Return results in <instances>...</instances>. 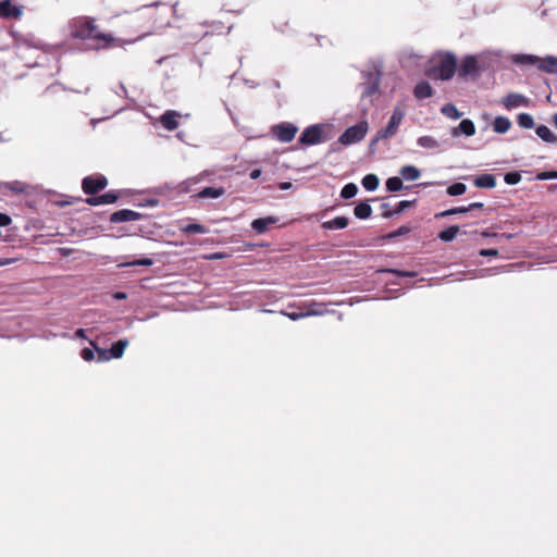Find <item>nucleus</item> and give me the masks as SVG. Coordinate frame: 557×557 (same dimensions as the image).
<instances>
[{"instance_id":"obj_13","label":"nucleus","mask_w":557,"mask_h":557,"mask_svg":"<svg viewBox=\"0 0 557 557\" xmlns=\"http://www.w3.org/2000/svg\"><path fill=\"white\" fill-rule=\"evenodd\" d=\"M22 15V9L12 3L11 0L0 2V16L5 18L18 17Z\"/></svg>"},{"instance_id":"obj_23","label":"nucleus","mask_w":557,"mask_h":557,"mask_svg":"<svg viewBox=\"0 0 557 557\" xmlns=\"http://www.w3.org/2000/svg\"><path fill=\"white\" fill-rule=\"evenodd\" d=\"M399 175L404 181H417L421 176V171L416 165H404L399 170Z\"/></svg>"},{"instance_id":"obj_52","label":"nucleus","mask_w":557,"mask_h":557,"mask_svg":"<svg viewBox=\"0 0 557 557\" xmlns=\"http://www.w3.org/2000/svg\"><path fill=\"white\" fill-rule=\"evenodd\" d=\"M89 197L86 198V203H88L89 206H102V202H101V196L100 195H88Z\"/></svg>"},{"instance_id":"obj_55","label":"nucleus","mask_w":557,"mask_h":557,"mask_svg":"<svg viewBox=\"0 0 557 557\" xmlns=\"http://www.w3.org/2000/svg\"><path fill=\"white\" fill-rule=\"evenodd\" d=\"M12 223V219L9 214L0 212V226L5 227Z\"/></svg>"},{"instance_id":"obj_27","label":"nucleus","mask_w":557,"mask_h":557,"mask_svg":"<svg viewBox=\"0 0 557 557\" xmlns=\"http://www.w3.org/2000/svg\"><path fill=\"white\" fill-rule=\"evenodd\" d=\"M281 313L283 315L287 317L292 321H298V320L307 318V317L321 315V314H323V311H321V310H308V311L287 312V311L283 310V311H281Z\"/></svg>"},{"instance_id":"obj_8","label":"nucleus","mask_w":557,"mask_h":557,"mask_svg":"<svg viewBox=\"0 0 557 557\" xmlns=\"http://www.w3.org/2000/svg\"><path fill=\"white\" fill-rule=\"evenodd\" d=\"M108 186V178L102 174L85 176L82 180V189L86 195H96Z\"/></svg>"},{"instance_id":"obj_36","label":"nucleus","mask_w":557,"mask_h":557,"mask_svg":"<svg viewBox=\"0 0 557 557\" xmlns=\"http://www.w3.org/2000/svg\"><path fill=\"white\" fill-rule=\"evenodd\" d=\"M417 144L419 147L424 148V149H437L441 146L438 140H436L434 137L428 136V135L420 136L417 139Z\"/></svg>"},{"instance_id":"obj_47","label":"nucleus","mask_w":557,"mask_h":557,"mask_svg":"<svg viewBox=\"0 0 557 557\" xmlns=\"http://www.w3.org/2000/svg\"><path fill=\"white\" fill-rule=\"evenodd\" d=\"M79 356L84 361L90 362L94 361L96 358V350L91 346L84 347L83 349H81Z\"/></svg>"},{"instance_id":"obj_56","label":"nucleus","mask_w":557,"mask_h":557,"mask_svg":"<svg viewBox=\"0 0 557 557\" xmlns=\"http://www.w3.org/2000/svg\"><path fill=\"white\" fill-rule=\"evenodd\" d=\"M467 213L476 209H484V203L481 201L471 202L469 206H465Z\"/></svg>"},{"instance_id":"obj_30","label":"nucleus","mask_w":557,"mask_h":557,"mask_svg":"<svg viewBox=\"0 0 557 557\" xmlns=\"http://www.w3.org/2000/svg\"><path fill=\"white\" fill-rule=\"evenodd\" d=\"M539 69L546 73L557 74V57H545L539 64Z\"/></svg>"},{"instance_id":"obj_35","label":"nucleus","mask_w":557,"mask_h":557,"mask_svg":"<svg viewBox=\"0 0 557 557\" xmlns=\"http://www.w3.org/2000/svg\"><path fill=\"white\" fill-rule=\"evenodd\" d=\"M517 123L521 128L531 129L535 127V122L530 113L521 112L517 115Z\"/></svg>"},{"instance_id":"obj_34","label":"nucleus","mask_w":557,"mask_h":557,"mask_svg":"<svg viewBox=\"0 0 557 557\" xmlns=\"http://www.w3.org/2000/svg\"><path fill=\"white\" fill-rule=\"evenodd\" d=\"M153 264V259L148 257L133 259L131 261H124L119 263V268H128V267H151Z\"/></svg>"},{"instance_id":"obj_60","label":"nucleus","mask_w":557,"mask_h":557,"mask_svg":"<svg viewBox=\"0 0 557 557\" xmlns=\"http://www.w3.org/2000/svg\"><path fill=\"white\" fill-rule=\"evenodd\" d=\"M117 96H124L126 97L127 96V89L126 87L124 86L123 83H120L119 84V89L114 91Z\"/></svg>"},{"instance_id":"obj_49","label":"nucleus","mask_w":557,"mask_h":557,"mask_svg":"<svg viewBox=\"0 0 557 557\" xmlns=\"http://www.w3.org/2000/svg\"><path fill=\"white\" fill-rule=\"evenodd\" d=\"M158 205H159V199H157V198H146V199L140 200L137 203V206L140 208H146V207L153 208V207H157Z\"/></svg>"},{"instance_id":"obj_9","label":"nucleus","mask_w":557,"mask_h":557,"mask_svg":"<svg viewBox=\"0 0 557 557\" xmlns=\"http://www.w3.org/2000/svg\"><path fill=\"white\" fill-rule=\"evenodd\" d=\"M298 132V127L289 122H281L271 127V134L281 143H290Z\"/></svg>"},{"instance_id":"obj_45","label":"nucleus","mask_w":557,"mask_h":557,"mask_svg":"<svg viewBox=\"0 0 557 557\" xmlns=\"http://www.w3.org/2000/svg\"><path fill=\"white\" fill-rule=\"evenodd\" d=\"M100 196H101L102 205L115 203L120 197L119 193L115 190H108V191L101 194Z\"/></svg>"},{"instance_id":"obj_11","label":"nucleus","mask_w":557,"mask_h":557,"mask_svg":"<svg viewBox=\"0 0 557 557\" xmlns=\"http://www.w3.org/2000/svg\"><path fill=\"white\" fill-rule=\"evenodd\" d=\"M277 222H278L277 216L269 215V216L257 218V219L252 220L250 223V226L258 234H263L270 228L271 225H274Z\"/></svg>"},{"instance_id":"obj_19","label":"nucleus","mask_w":557,"mask_h":557,"mask_svg":"<svg viewBox=\"0 0 557 557\" xmlns=\"http://www.w3.org/2000/svg\"><path fill=\"white\" fill-rule=\"evenodd\" d=\"M473 185L478 188L492 189L496 186V177L493 174L484 173L474 177Z\"/></svg>"},{"instance_id":"obj_14","label":"nucleus","mask_w":557,"mask_h":557,"mask_svg":"<svg viewBox=\"0 0 557 557\" xmlns=\"http://www.w3.org/2000/svg\"><path fill=\"white\" fill-rule=\"evenodd\" d=\"M433 92H434V90H433L431 84L424 79L418 82L413 88V96L418 100L431 98L433 96Z\"/></svg>"},{"instance_id":"obj_51","label":"nucleus","mask_w":557,"mask_h":557,"mask_svg":"<svg viewBox=\"0 0 557 557\" xmlns=\"http://www.w3.org/2000/svg\"><path fill=\"white\" fill-rule=\"evenodd\" d=\"M481 257H497L498 250L496 248H482L479 250Z\"/></svg>"},{"instance_id":"obj_25","label":"nucleus","mask_w":557,"mask_h":557,"mask_svg":"<svg viewBox=\"0 0 557 557\" xmlns=\"http://www.w3.org/2000/svg\"><path fill=\"white\" fill-rule=\"evenodd\" d=\"M511 127V121L507 116L498 115L493 121V131L497 134H505Z\"/></svg>"},{"instance_id":"obj_1","label":"nucleus","mask_w":557,"mask_h":557,"mask_svg":"<svg viewBox=\"0 0 557 557\" xmlns=\"http://www.w3.org/2000/svg\"><path fill=\"white\" fill-rule=\"evenodd\" d=\"M70 28L71 36L73 38L102 41L101 45L91 46L90 49H107L110 48L115 41V38L111 34L98 32L95 24V18L88 16H79L71 20Z\"/></svg>"},{"instance_id":"obj_54","label":"nucleus","mask_w":557,"mask_h":557,"mask_svg":"<svg viewBox=\"0 0 557 557\" xmlns=\"http://www.w3.org/2000/svg\"><path fill=\"white\" fill-rule=\"evenodd\" d=\"M385 139L384 137H381L380 136V133L379 131L376 132L375 136L371 139V141L369 143V150L371 152H374L375 151V146L376 144L380 141V140H383Z\"/></svg>"},{"instance_id":"obj_24","label":"nucleus","mask_w":557,"mask_h":557,"mask_svg":"<svg viewBox=\"0 0 557 557\" xmlns=\"http://www.w3.org/2000/svg\"><path fill=\"white\" fill-rule=\"evenodd\" d=\"M129 342L127 338H121L114 342L109 348L110 355L112 359H120L123 357L125 348L128 346Z\"/></svg>"},{"instance_id":"obj_61","label":"nucleus","mask_w":557,"mask_h":557,"mask_svg":"<svg viewBox=\"0 0 557 557\" xmlns=\"http://www.w3.org/2000/svg\"><path fill=\"white\" fill-rule=\"evenodd\" d=\"M339 145H341V143H338V139L336 141L332 143L330 146V149H329V153L339 151L341 150Z\"/></svg>"},{"instance_id":"obj_63","label":"nucleus","mask_w":557,"mask_h":557,"mask_svg":"<svg viewBox=\"0 0 557 557\" xmlns=\"http://www.w3.org/2000/svg\"><path fill=\"white\" fill-rule=\"evenodd\" d=\"M293 187V184L290 182H281L278 184V188L281 190H287V189H290Z\"/></svg>"},{"instance_id":"obj_64","label":"nucleus","mask_w":557,"mask_h":557,"mask_svg":"<svg viewBox=\"0 0 557 557\" xmlns=\"http://www.w3.org/2000/svg\"><path fill=\"white\" fill-rule=\"evenodd\" d=\"M244 84L247 85L249 88H257L259 84L252 79L245 78Z\"/></svg>"},{"instance_id":"obj_28","label":"nucleus","mask_w":557,"mask_h":557,"mask_svg":"<svg viewBox=\"0 0 557 557\" xmlns=\"http://www.w3.org/2000/svg\"><path fill=\"white\" fill-rule=\"evenodd\" d=\"M89 342V345L91 347H94V349L96 350V358L95 360L99 363H102V362H107V361H110L112 360V357L110 355V350L109 348H101L98 346V344L92 341V339H88Z\"/></svg>"},{"instance_id":"obj_12","label":"nucleus","mask_w":557,"mask_h":557,"mask_svg":"<svg viewBox=\"0 0 557 557\" xmlns=\"http://www.w3.org/2000/svg\"><path fill=\"white\" fill-rule=\"evenodd\" d=\"M475 134V125L474 122L470 119H463L460 121L458 126L451 129V135L457 137L459 135H465L466 137L473 136Z\"/></svg>"},{"instance_id":"obj_16","label":"nucleus","mask_w":557,"mask_h":557,"mask_svg":"<svg viewBox=\"0 0 557 557\" xmlns=\"http://www.w3.org/2000/svg\"><path fill=\"white\" fill-rule=\"evenodd\" d=\"M502 103L507 109L518 108L521 106H525L528 103V99L525 96L521 94H508L506 97L503 98Z\"/></svg>"},{"instance_id":"obj_39","label":"nucleus","mask_w":557,"mask_h":557,"mask_svg":"<svg viewBox=\"0 0 557 557\" xmlns=\"http://www.w3.org/2000/svg\"><path fill=\"white\" fill-rule=\"evenodd\" d=\"M441 112L451 120H457L461 117L462 113L457 109V107L453 103H446L441 108Z\"/></svg>"},{"instance_id":"obj_41","label":"nucleus","mask_w":557,"mask_h":557,"mask_svg":"<svg viewBox=\"0 0 557 557\" xmlns=\"http://www.w3.org/2000/svg\"><path fill=\"white\" fill-rule=\"evenodd\" d=\"M466 191H467V185L461 182H455V183L450 184L446 189L447 195H449L451 197L461 196Z\"/></svg>"},{"instance_id":"obj_18","label":"nucleus","mask_w":557,"mask_h":557,"mask_svg":"<svg viewBox=\"0 0 557 557\" xmlns=\"http://www.w3.org/2000/svg\"><path fill=\"white\" fill-rule=\"evenodd\" d=\"M15 41L18 47L44 49V45L34 35H20L15 37Z\"/></svg>"},{"instance_id":"obj_4","label":"nucleus","mask_w":557,"mask_h":557,"mask_svg":"<svg viewBox=\"0 0 557 557\" xmlns=\"http://www.w3.org/2000/svg\"><path fill=\"white\" fill-rule=\"evenodd\" d=\"M382 72L376 69L361 71L362 83H360L361 98L366 99L374 95L380 87Z\"/></svg>"},{"instance_id":"obj_62","label":"nucleus","mask_w":557,"mask_h":557,"mask_svg":"<svg viewBox=\"0 0 557 557\" xmlns=\"http://www.w3.org/2000/svg\"><path fill=\"white\" fill-rule=\"evenodd\" d=\"M225 255L223 252H213L207 257L209 260H220L223 259Z\"/></svg>"},{"instance_id":"obj_37","label":"nucleus","mask_w":557,"mask_h":557,"mask_svg":"<svg viewBox=\"0 0 557 557\" xmlns=\"http://www.w3.org/2000/svg\"><path fill=\"white\" fill-rule=\"evenodd\" d=\"M181 231L185 234H206L208 232L205 225L196 222L182 226Z\"/></svg>"},{"instance_id":"obj_32","label":"nucleus","mask_w":557,"mask_h":557,"mask_svg":"<svg viewBox=\"0 0 557 557\" xmlns=\"http://www.w3.org/2000/svg\"><path fill=\"white\" fill-rule=\"evenodd\" d=\"M380 184V180L376 174L369 173L361 180V185L367 191H374Z\"/></svg>"},{"instance_id":"obj_57","label":"nucleus","mask_w":557,"mask_h":557,"mask_svg":"<svg viewBox=\"0 0 557 557\" xmlns=\"http://www.w3.org/2000/svg\"><path fill=\"white\" fill-rule=\"evenodd\" d=\"M515 236H516V234H513V233H495V234H493V238L506 239V240H510Z\"/></svg>"},{"instance_id":"obj_44","label":"nucleus","mask_w":557,"mask_h":557,"mask_svg":"<svg viewBox=\"0 0 557 557\" xmlns=\"http://www.w3.org/2000/svg\"><path fill=\"white\" fill-rule=\"evenodd\" d=\"M507 268L508 265H502V267H493V268H485V269H481L479 271V274L478 276L479 277H484L486 275H496V274H499L502 272H505L507 271Z\"/></svg>"},{"instance_id":"obj_10","label":"nucleus","mask_w":557,"mask_h":557,"mask_svg":"<svg viewBox=\"0 0 557 557\" xmlns=\"http://www.w3.org/2000/svg\"><path fill=\"white\" fill-rule=\"evenodd\" d=\"M146 218L145 214L131 210V209H121L110 214L109 221L113 224L117 223H126L131 221H137Z\"/></svg>"},{"instance_id":"obj_5","label":"nucleus","mask_w":557,"mask_h":557,"mask_svg":"<svg viewBox=\"0 0 557 557\" xmlns=\"http://www.w3.org/2000/svg\"><path fill=\"white\" fill-rule=\"evenodd\" d=\"M482 72L476 55L467 54L465 55L460 64H457V75L461 81L475 79Z\"/></svg>"},{"instance_id":"obj_17","label":"nucleus","mask_w":557,"mask_h":557,"mask_svg":"<svg viewBox=\"0 0 557 557\" xmlns=\"http://www.w3.org/2000/svg\"><path fill=\"white\" fill-rule=\"evenodd\" d=\"M349 219L344 215L335 216L332 220L324 221L321 223V227L326 231L344 230L348 226Z\"/></svg>"},{"instance_id":"obj_29","label":"nucleus","mask_w":557,"mask_h":557,"mask_svg":"<svg viewBox=\"0 0 557 557\" xmlns=\"http://www.w3.org/2000/svg\"><path fill=\"white\" fill-rule=\"evenodd\" d=\"M459 226L458 225H450L444 230H442L438 234H437V238L440 240H442L443 243H451L456 236L458 235L459 233Z\"/></svg>"},{"instance_id":"obj_31","label":"nucleus","mask_w":557,"mask_h":557,"mask_svg":"<svg viewBox=\"0 0 557 557\" xmlns=\"http://www.w3.org/2000/svg\"><path fill=\"white\" fill-rule=\"evenodd\" d=\"M224 194L225 189L223 187L207 186L198 193V196L200 198H219Z\"/></svg>"},{"instance_id":"obj_2","label":"nucleus","mask_w":557,"mask_h":557,"mask_svg":"<svg viewBox=\"0 0 557 557\" xmlns=\"http://www.w3.org/2000/svg\"><path fill=\"white\" fill-rule=\"evenodd\" d=\"M457 57L451 51H444L440 54L436 65L431 69V76L443 82L450 81L457 73Z\"/></svg>"},{"instance_id":"obj_20","label":"nucleus","mask_w":557,"mask_h":557,"mask_svg":"<svg viewBox=\"0 0 557 557\" xmlns=\"http://www.w3.org/2000/svg\"><path fill=\"white\" fill-rule=\"evenodd\" d=\"M372 207L370 205V200H362V201H359L355 209H354V214L357 219L359 220H367L371 216L372 214Z\"/></svg>"},{"instance_id":"obj_7","label":"nucleus","mask_w":557,"mask_h":557,"mask_svg":"<svg viewBox=\"0 0 557 557\" xmlns=\"http://www.w3.org/2000/svg\"><path fill=\"white\" fill-rule=\"evenodd\" d=\"M405 111L399 107L396 106L393 109V112L389 116V120L387 122V125L381 129H379L380 136L384 137L385 139L392 138L396 135L399 125L401 124L404 117H405Z\"/></svg>"},{"instance_id":"obj_53","label":"nucleus","mask_w":557,"mask_h":557,"mask_svg":"<svg viewBox=\"0 0 557 557\" xmlns=\"http://www.w3.org/2000/svg\"><path fill=\"white\" fill-rule=\"evenodd\" d=\"M377 272L391 273V274L397 275L399 277H404L405 270H399V269H394V268H383V269H380Z\"/></svg>"},{"instance_id":"obj_33","label":"nucleus","mask_w":557,"mask_h":557,"mask_svg":"<svg viewBox=\"0 0 557 557\" xmlns=\"http://www.w3.org/2000/svg\"><path fill=\"white\" fill-rule=\"evenodd\" d=\"M2 187L15 194H24L26 191V185L21 181L0 182V189Z\"/></svg>"},{"instance_id":"obj_40","label":"nucleus","mask_w":557,"mask_h":557,"mask_svg":"<svg viewBox=\"0 0 557 557\" xmlns=\"http://www.w3.org/2000/svg\"><path fill=\"white\" fill-rule=\"evenodd\" d=\"M358 193V186L355 183H347L341 189V198L348 200L354 198Z\"/></svg>"},{"instance_id":"obj_26","label":"nucleus","mask_w":557,"mask_h":557,"mask_svg":"<svg viewBox=\"0 0 557 557\" xmlns=\"http://www.w3.org/2000/svg\"><path fill=\"white\" fill-rule=\"evenodd\" d=\"M401 176H391L385 181V188L388 193H398L403 189H407L404 185Z\"/></svg>"},{"instance_id":"obj_6","label":"nucleus","mask_w":557,"mask_h":557,"mask_svg":"<svg viewBox=\"0 0 557 557\" xmlns=\"http://www.w3.org/2000/svg\"><path fill=\"white\" fill-rule=\"evenodd\" d=\"M324 124L317 123L305 127L298 138V143L302 146H314L327 140L324 135Z\"/></svg>"},{"instance_id":"obj_15","label":"nucleus","mask_w":557,"mask_h":557,"mask_svg":"<svg viewBox=\"0 0 557 557\" xmlns=\"http://www.w3.org/2000/svg\"><path fill=\"white\" fill-rule=\"evenodd\" d=\"M180 114L173 110H166L161 116L160 122L162 126L168 131H174L178 127L177 117Z\"/></svg>"},{"instance_id":"obj_59","label":"nucleus","mask_w":557,"mask_h":557,"mask_svg":"<svg viewBox=\"0 0 557 557\" xmlns=\"http://www.w3.org/2000/svg\"><path fill=\"white\" fill-rule=\"evenodd\" d=\"M262 174L261 169H252L249 173V177L251 180H258Z\"/></svg>"},{"instance_id":"obj_46","label":"nucleus","mask_w":557,"mask_h":557,"mask_svg":"<svg viewBox=\"0 0 557 557\" xmlns=\"http://www.w3.org/2000/svg\"><path fill=\"white\" fill-rule=\"evenodd\" d=\"M504 181L507 185H517L521 181V174L518 171L505 173Z\"/></svg>"},{"instance_id":"obj_58","label":"nucleus","mask_w":557,"mask_h":557,"mask_svg":"<svg viewBox=\"0 0 557 557\" xmlns=\"http://www.w3.org/2000/svg\"><path fill=\"white\" fill-rule=\"evenodd\" d=\"M112 298H113L114 300H124V299H126V298H127V294H126V293H124V292H120V290H119V292H114V293L112 294Z\"/></svg>"},{"instance_id":"obj_43","label":"nucleus","mask_w":557,"mask_h":557,"mask_svg":"<svg viewBox=\"0 0 557 557\" xmlns=\"http://www.w3.org/2000/svg\"><path fill=\"white\" fill-rule=\"evenodd\" d=\"M411 226L409 225H401L398 228L394 230L393 232H389L385 235L386 239H394L400 236H405L411 232Z\"/></svg>"},{"instance_id":"obj_22","label":"nucleus","mask_w":557,"mask_h":557,"mask_svg":"<svg viewBox=\"0 0 557 557\" xmlns=\"http://www.w3.org/2000/svg\"><path fill=\"white\" fill-rule=\"evenodd\" d=\"M535 134L546 144L557 143V135H555L552 129L544 124L535 126Z\"/></svg>"},{"instance_id":"obj_42","label":"nucleus","mask_w":557,"mask_h":557,"mask_svg":"<svg viewBox=\"0 0 557 557\" xmlns=\"http://www.w3.org/2000/svg\"><path fill=\"white\" fill-rule=\"evenodd\" d=\"M465 213H467L466 207L461 206V207H454V208L437 212V213H435L434 218L443 219V218H447L450 215L465 214Z\"/></svg>"},{"instance_id":"obj_48","label":"nucleus","mask_w":557,"mask_h":557,"mask_svg":"<svg viewBox=\"0 0 557 557\" xmlns=\"http://www.w3.org/2000/svg\"><path fill=\"white\" fill-rule=\"evenodd\" d=\"M535 178L539 181L557 180V170L539 172V173H536Z\"/></svg>"},{"instance_id":"obj_21","label":"nucleus","mask_w":557,"mask_h":557,"mask_svg":"<svg viewBox=\"0 0 557 557\" xmlns=\"http://www.w3.org/2000/svg\"><path fill=\"white\" fill-rule=\"evenodd\" d=\"M416 203H417V199H413V200H401V201H399L396 205L394 210L383 212L382 216L385 218V219H391L394 215L401 214L404 211H406L407 209L413 207Z\"/></svg>"},{"instance_id":"obj_38","label":"nucleus","mask_w":557,"mask_h":557,"mask_svg":"<svg viewBox=\"0 0 557 557\" xmlns=\"http://www.w3.org/2000/svg\"><path fill=\"white\" fill-rule=\"evenodd\" d=\"M512 61L515 64L534 65L539 62V58L534 54L520 53L513 55Z\"/></svg>"},{"instance_id":"obj_50","label":"nucleus","mask_w":557,"mask_h":557,"mask_svg":"<svg viewBox=\"0 0 557 557\" xmlns=\"http://www.w3.org/2000/svg\"><path fill=\"white\" fill-rule=\"evenodd\" d=\"M63 338H81V339H87L86 330L85 329H77L73 336H70L66 333H63L61 335Z\"/></svg>"},{"instance_id":"obj_3","label":"nucleus","mask_w":557,"mask_h":557,"mask_svg":"<svg viewBox=\"0 0 557 557\" xmlns=\"http://www.w3.org/2000/svg\"><path fill=\"white\" fill-rule=\"evenodd\" d=\"M368 131V121L361 120L357 124L347 127L338 137V143H341V145L345 147L358 144L364 139Z\"/></svg>"}]
</instances>
